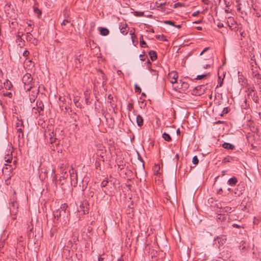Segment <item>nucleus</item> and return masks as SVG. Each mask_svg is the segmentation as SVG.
<instances>
[{
    "instance_id": "1",
    "label": "nucleus",
    "mask_w": 261,
    "mask_h": 261,
    "mask_svg": "<svg viewBox=\"0 0 261 261\" xmlns=\"http://www.w3.org/2000/svg\"><path fill=\"white\" fill-rule=\"evenodd\" d=\"M247 92L249 97H251L253 101L256 103H259V97L256 92H255L254 87H248Z\"/></svg>"
},
{
    "instance_id": "2",
    "label": "nucleus",
    "mask_w": 261,
    "mask_h": 261,
    "mask_svg": "<svg viewBox=\"0 0 261 261\" xmlns=\"http://www.w3.org/2000/svg\"><path fill=\"white\" fill-rule=\"evenodd\" d=\"M6 9L7 16L12 19H16L17 15L14 12V9L11 8V4H6Z\"/></svg>"
},
{
    "instance_id": "3",
    "label": "nucleus",
    "mask_w": 261,
    "mask_h": 261,
    "mask_svg": "<svg viewBox=\"0 0 261 261\" xmlns=\"http://www.w3.org/2000/svg\"><path fill=\"white\" fill-rule=\"evenodd\" d=\"M88 205L89 204L87 201H82L78 210L79 212H82L83 214H88L89 213Z\"/></svg>"
},
{
    "instance_id": "4",
    "label": "nucleus",
    "mask_w": 261,
    "mask_h": 261,
    "mask_svg": "<svg viewBox=\"0 0 261 261\" xmlns=\"http://www.w3.org/2000/svg\"><path fill=\"white\" fill-rule=\"evenodd\" d=\"M227 240V238L225 235H221L220 236L217 237L214 240L215 243L216 244L217 242L218 244L219 247L223 245Z\"/></svg>"
},
{
    "instance_id": "5",
    "label": "nucleus",
    "mask_w": 261,
    "mask_h": 261,
    "mask_svg": "<svg viewBox=\"0 0 261 261\" xmlns=\"http://www.w3.org/2000/svg\"><path fill=\"white\" fill-rule=\"evenodd\" d=\"M25 38L27 41L30 42L35 45H37L38 42V40L34 38L31 32H28L25 35Z\"/></svg>"
},
{
    "instance_id": "6",
    "label": "nucleus",
    "mask_w": 261,
    "mask_h": 261,
    "mask_svg": "<svg viewBox=\"0 0 261 261\" xmlns=\"http://www.w3.org/2000/svg\"><path fill=\"white\" fill-rule=\"evenodd\" d=\"M169 77L170 79V82L172 84L177 83L178 74L176 71H172L169 74Z\"/></svg>"
},
{
    "instance_id": "7",
    "label": "nucleus",
    "mask_w": 261,
    "mask_h": 261,
    "mask_svg": "<svg viewBox=\"0 0 261 261\" xmlns=\"http://www.w3.org/2000/svg\"><path fill=\"white\" fill-rule=\"evenodd\" d=\"M204 86L200 85L196 87L193 91V94L195 95H200L205 91Z\"/></svg>"
},
{
    "instance_id": "8",
    "label": "nucleus",
    "mask_w": 261,
    "mask_h": 261,
    "mask_svg": "<svg viewBox=\"0 0 261 261\" xmlns=\"http://www.w3.org/2000/svg\"><path fill=\"white\" fill-rule=\"evenodd\" d=\"M22 81L24 84H29L30 83H33V77H32L31 74L26 73L25 74L22 79Z\"/></svg>"
},
{
    "instance_id": "9",
    "label": "nucleus",
    "mask_w": 261,
    "mask_h": 261,
    "mask_svg": "<svg viewBox=\"0 0 261 261\" xmlns=\"http://www.w3.org/2000/svg\"><path fill=\"white\" fill-rule=\"evenodd\" d=\"M212 208H213L214 210L216 208L218 209L217 211V215L219 214H225L224 210H223V206L221 203H219L217 204V205H210Z\"/></svg>"
},
{
    "instance_id": "10",
    "label": "nucleus",
    "mask_w": 261,
    "mask_h": 261,
    "mask_svg": "<svg viewBox=\"0 0 261 261\" xmlns=\"http://www.w3.org/2000/svg\"><path fill=\"white\" fill-rule=\"evenodd\" d=\"M119 29L121 33L124 35H126L128 32L129 29L126 23H121Z\"/></svg>"
},
{
    "instance_id": "11",
    "label": "nucleus",
    "mask_w": 261,
    "mask_h": 261,
    "mask_svg": "<svg viewBox=\"0 0 261 261\" xmlns=\"http://www.w3.org/2000/svg\"><path fill=\"white\" fill-rule=\"evenodd\" d=\"M147 68H148V69L149 71H150L151 72H152V75L154 76L155 79H156L158 78V71L155 70L151 69V63L148 60L147 61Z\"/></svg>"
},
{
    "instance_id": "12",
    "label": "nucleus",
    "mask_w": 261,
    "mask_h": 261,
    "mask_svg": "<svg viewBox=\"0 0 261 261\" xmlns=\"http://www.w3.org/2000/svg\"><path fill=\"white\" fill-rule=\"evenodd\" d=\"M227 218V214H219L217 215L216 219L218 222H219V221L222 222V221L226 220Z\"/></svg>"
},
{
    "instance_id": "13",
    "label": "nucleus",
    "mask_w": 261,
    "mask_h": 261,
    "mask_svg": "<svg viewBox=\"0 0 261 261\" xmlns=\"http://www.w3.org/2000/svg\"><path fill=\"white\" fill-rule=\"evenodd\" d=\"M159 2L161 3H159L158 2H156V5H157V7L159 8H160L162 10V11H164L165 10V6L166 5V1L165 0H159Z\"/></svg>"
},
{
    "instance_id": "14",
    "label": "nucleus",
    "mask_w": 261,
    "mask_h": 261,
    "mask_svg": "<svg viewBox=\"0 0 261 261\" xmlns=\"http://www.w3.org/2000/svg\"><path fill=\"white\" fill-rule=\"evenodd\" d=\"M222 146L224 148L227 150H233L235 148L234 145L227 142H224Z\"/></svg>"
},
{
    "instance_id": "15",
    "label": "nucleus",
    "mask_w": 261,
    "mask_h": 261,
    "mask_svg": "<svg viewBox=\"0 0 261 261\" xmlns=\"http://www.w3.org/2000/svg\"><path fill=\"white\" fill-rule=\"evenodd\" d=\"M66 9H65L64 10V16H65V18L62 22V23H61L62 25H66V23H70L71 22V18L68 15L66 16Z\"/></svg>"
},
{
    "instance_id": "16",
    "label": "nucleus",
    "mask_w": 261,
    "mask_h": 261,
    "mask_svg": "<svg viewBox=\"0 0 261 261\" xmlns=\"http://www.w3.org/2000/svg\"><path fill=\"white\" fill-rule=\"evenodd\" d=\"M136 121L138 126L141 127L143 126L144 120L143 117L140 115H138L137 116Z\"/></svg>"
},
{
    "instance_id": "17",
    "label": "nucleus",
    "mask_w": 261,
    "mask_h": 261,
    "mask_svg": "<svg viewBox=\"0 0 261 261\" xmlns=\"http://www.w3.org/2000/svg\"><path fill=\"white\" fill-rule=\"evenodd\" d=\"M99 31L100 32V34L102 36H107L109 33V30L106 28L99 27Z\"/></svg>"
},
{
    "instance_id": "18",
    "label": "nucleus",
    "mask_w": 261,
    "mask_h": 261,
    "mask_svg": "<svg viewBox=\"0 0 261 261\" xmlns=\"http://www.w3.org/2000/svg\"><path fill=\"white\" fill-rule=\"evenodd\" d=\"M68 208V205L66 203H64L62 204L60 208V210L62 212H63L64 214L65 215H69V211H67V208Z\"/></svg>"
},
{
    "instance_id": "19",
    "label": "nucleus",
    "mask_w": 261,
    "mask_h": 261,
    "mask_svg": "<svg viewBox=\"0 0 261 261\" xmlns=\"http://www.w3.org/2000/svg\"><path fill=\"white\" fill-rule=\"evenodd\" d=\"M237 182H238V179H237V177H233L232 178H229L228 180L227 183L230 186H234L237 184Z\"/></svg>"
},
{
    "instance_id": "20",
    "label": "nucleus",
    "mask_w": 261,
    "mask_h": 261,
    "mask_svg": "<svg viewBox=\"0 0 261 261\" xmlns=\"http://www.w3.org/2000/svg\"><path fill=\"white\" fill-rule=\"evenodd\" d=\"M37 109L40 111H43L44 110V105L41 100H37L36 102Z\"/></svg>"
},
{
    "instance_id": "21",
    "label": "nucleus",
    "mask_w": 261,
    "mask_h": 261,
    "mask_svg": "<svg viewBox=\"0 0 261 261\" xmlns=\"http://www.w3.org/2000/svg\"><path fill=\"white\" fill-rule=\"evenodd\" d=\"M149 55L152 61H154L157 59V54L156 51L154 50H150L149 52Z\"/></svg>"
},
{
    "instance_id": "22",
    "label": "nucleus",
    "mask_w": 261,
    "mask_h": 261,
    "mask_svg": "<svg viewBox=\"0 0 261 261\" xmlns=\"http://www.w3.org/2000/svg\"><path fill=\"white\" fill-rule=\"evenodd\" d=\"M239 189V193H238L237 192H234V194L236 195H237V196H239L243 194L242 191L244 190V187L238 185L237 188V191H238Z\"/></svg>"
},
{
    "instance_id": "23",
    "label": "nucleus",
    "mask_w": 261,
    "mask_h": 261,
    "mask_svg": "<svg viewBox=\"0 0 261 261\" xmlns=\"http://www.w3.org/2000/svg\"><path fill=\"white\" fill-rule=\"evenodd\" d=\"M179 83L181 84L180 87L177 86V88H182L184 89H186L189 87V84L187 82H182L181 80L179 81Z\"/></svg>"
},
{
    "instance_id": "24",
    "label": "nucleus",
    "mask_w": 261,
    "mask_h": 261,
    "mask_svg": "<svg viewBox=\"0 0 261 261\" xmlns=\"http://www.w3.org/2000/svg\"><path fill=\"white\" fill-rule=\"evenodd\" d=\"M53 215L55 217V219H57L58 220L59 218L61 217L62 216V211L59 209L53 212Z\"/></svg>"
},
{
    "instance_id": "25",
    "label": "nucleus",
    "mask_w": 261,
    "mask_h": 261,
    "mask_svg": "<svg viewBox=\"0 0 261 261\" xmlns=\"http://www.w3.org/2000/svg\"><path fill=\"white\" fill-rule=\"evenodd\" d=\"M140 43L141 47H148V46L146 44V42L143 40V35H141L140 37Z\"/></svg>"
},
{
    "instance_id": "26",
    "label": "nucleus",
    "mask_w": 261,
    "mask_h": 261,
    "mask_svg": "<svg viewBox=\"0 0 261 261\" xmlns=\"http://www.w3.org/2000/svg\"><path fill=\"white\" fill-rule=\"evenodd\" d=\"M33 86H34V82L30 83L29 84H24V89L27 91H29L31 90V89L33 88Z\"/></svg>"
},
{
    "instance_id": "27",
    "label": "nucleus",
    "mask_w": 261,
    "mask_h": 261,
    "mask_svg": "<svg viewBox=\"0 0 261 261\" xmlns=\"http://www.w3.org/2000/svg\"><path fill=\"white\" fill-rule=\"evenodd\" d=\"M162 137L166 141L169 142L171 141V138L170 136L166 133H163Z\"/></svg>"
},
{
    "instance_id": "28",
    "label": "nucleus",
    "mask_w": 261,
    "mask_h": 261,
    "mask_svg": "<svg viewBox=\"0 0 261 261\" xmlns=\"http://www.w3.org/2000/svg\"><path fill=\"white\" fill-rule=\"evenodd\" d=\"M34 11L37 14V17L40 18L42 14L41 11L38 7H34Z\"/></svg>"
},
{
    "instance_id": "29",
    "label": "nucleus",
    "mask_w": 261,
    "mask_h": 261,
    "mask_svg": "<svg viewBox=\"0 0 261 261\" xmlns=\"http://www.w3.org/2000/svg\"><path fill=\"white\" fill-rule=\"evenodd\" d=\"M160 169V166L158 164H155L153 167V170L154 172V174L158 175L159 174V170Z\"/></svg>"
},
{
    "instance_id": "30",
    "label": "nucleus",
    "mask_w": 261,
    "mask_h": 261,
    "mask_svg": "<svg viewBox=\"0 0 261 261\" xmlns=\"http://www.w3.org/2000/svg\"><path fill=\"white\" fill-rule=\"evenodd\" d=\"M69 114L70 115L71 118H72L74 120V121H76L78 117L77 116L76 113L73 112L72 111H70V113Z\"/></svg>"
},
{
    "instance_id": "31",
    "label": "nucleus",
    "mask_w": 261,
    "mask_h": 261,
    "mask_svg": "<svg viewBox=\"0 0 261 261\" xmlns=\"http://www.w3.org/2000/svg\"><path fill=\"white\" fill-rule=\"evenodd\" d=\"M4 85L5 86L6 89H8V90H10L11 87L12 86L11 82L8 80H7L6 83H4Z\"/></svg>"
},
{
    "instance_id": "32",
    "label": "nucleus",
    "mask_w": 261,
    "mask_h": 261,
    "mask_svg": "<svg viewBox=\"0 0 261 261\" xmlns=\"http://www.w3.org/2000/svg\"><path fill=\"white\" fill-rule=\"evenodd\" d=\"M17 133H18V138L19 139L20 138H23V134L22 130V129L21 128L17 129Z\"/></svg>"
},
{
    "instance_id": "33",
    "label": "nucleus",
    "mask_w": 261,
    "mask_h": 261,
    "mask_svg": "<svg viewBox=\"0 0 261 261\" xmlns=\"http://www.w3.org/2000/svg\"><path fill=\"white\" fill-rule=\"evenodd\" d=\"M223 210H224L225 214H227V215L228 213H230L231 212V207L228 206H226L223 207Z\"/></svg>"
},
{
    "instance_id": "34",
    "label": "nucleus",
    "mask_w": 261,
    "mask_h": 261,
    "mask_svg": "<svg viewBox=\"0 0 261 261\" xmlns=\"http://www.w3.org/2000/svg\"><path fill=\"white\" fill-rule=\"evenodd\" d=\"M156 38L160 40H161V41H167V40L166 39V37L165 36H164V35H156L155 36Z\"/></svg>"
},
{
    "instance_id": "35",
    "label": "nucleus",
    "mask_w": 261,
    "mask_h": 261,
    "mask_svg": "<svg viewBox=\"0 0 261 261\" xmlns=\"http://www.w3.org/2000/svg\"><path fill=\"white\" fill-rule=\"evenodd\" d=\"M32 112L34 113L37 116L41 115V111L35 107L32 108Z\"/></svg>"
},
{
    "instance_id": "36",
    "label": "nucleus",
    "mask_w": 261,
    "mask_h": 261,
    "mask_svg": "<svg viewBox=\"0 0 261 261\" xmlns=\"http://www.w3.org/2000/svg\"><path fill=\"white\" fill-rule=\"evenodd\" d=\"M23 35V34L22 33L18 32V35H17V41H21L23 40L24 41V40L22 38V36Z\"/></svg>"
},
{
    "instance_id": "37",
    "label": "nucleus",
    "mask_w": 261,
    "mask_h": 261,
    "mask_svg": "<svg viewBox=\"0 0 261 261\" xmlns=\"http://www.w3.org/2000/svg\"><path fill=\"white\" fill-rule=\"evenodd\" d=\"M208 75H209V73L197 75V77L195 78V80H202V79H204V77H206L207 76H208Z\"/></svg>"
},
{
    "instance_id": "38",
    "label": "nucleus",
    "mask_w": 261,
    "mask_h": 261,
    "mask_svg": "<svg viewBox=\"0 0 261 261\" xmlns=\"http://www.w3.org/2000/svg\"><path fill=\"white\" fill-rule=\"evenodd\" d=\"M5 161L7 163H11L12 161V157L9 154L6 155L5 157Z\"/></svg>"
},
{
    "instance_id": "39",
    "label": "nucleus",
    "mask_w": 261,
    "mask_h": 261,
    "mask_svg": "<svg viewBox=\"0 0 261 261\" xmlns=\"http://www.w3.org/2000/svg\"><path fill=\"white\" fill-rule=\"evenodd\" d=\"M229 110L228 107L224 108L222 110V113L221 114V116H222L224 114H227L229 112Z\"/></svg>"
},
{
    "instance_id": "40",
    "label": "nucleus",
    "mask_w": 261,
    "mask_h": 261,
    "mask_svg": "<svg viewBox=\"0 0 261 261\" xmlns=\"http://www.w3.org/2000/svg\"><path fill=\"white\" fill-rule=\"evenodd\" d=\"M192 163L194 165H197L199 163V160L197 156H194L192 159Z\"/></svg>"
},
{
    "instance_id": "41",
    "label": "nucleus",
    "mask_w": 261,
    "mask_h": 261,
    "mask_svg": "<svg viewBox=\"0 0 261 261\" xmlns=\"http://www.w3.org/2000/svg\"><path fill=\"white\" fill-rule=\"evenodd\" d=\"M214 200L213 198H210L208 200V202L210 204H211V205H217L219 203H214ZM217 201H215V202H216Z\"/></svg>"
},
{
    "instance_id": "42",
    "label": "nucleus",
    "mask_w": 261,
    "mask_h": 261,
    "mask_svg": "<svg viewBox=\"0 0 261 261\" xmlns=\"http://www.w3.org/2000/svg\"><path fill=\"white\" fill-rule=\"evenodd\" d=\"M135 90L136 93H140L141 92V89L137 84L135 85Z\"/></svg>"
},
{
    "instance_id": "43",
    "label": "nucleus",
    "mask_w": 261,
    "mask_h": 261,
    "mask_svg": "<svg viewBox=\"0 0 261 261\" xmlns=\"http://www.w3.org/2000/svg\"><path fill=\"white\" fill-rule=\"evenodd\" d=\"M134 14L136 16H143L144 15V12H138V11H135L134 12Z\"/></svg>"
},
{
    "instance_id": "44",
    "label": "nucleus",
    "mask_w": 261,
    "mask_h": 261,
    "mask_svg": "<svg viewBox=\"0 0 261 261\" xmlns=\"http://www.w3.org/2000/svg\"><path fill=\"white\" fill-rule=\"evenodd\" d=\"M109 181L108 179H104L101 183V187L102 188L106 187Z\"/></svg>"
},
{
    "instance_id": "45",
    "label": "nucleus",
    "mask_w": 261,
    "mask_h": 261,
    "mask_svg": "<svg viewBox=\"0 0 261 261\" xmlns=\"http://www.w3.org/2000/svg\"><path fill=\"white\" fill-rule=\"evenodd\" d=\"M10 205L12 207H13V209L14 210L15 208H18V204L16 202V201H12L11 202V203H10Z\"/></svg>"
},
{
    "instance_id": "46",
    "label": "nucleus",
    "mask_w": 261,
    "mask_h": 261,
    "mask_svg": "<svg viewBox=\"0 0 261 261\" xmlns=\"http://www.w3.org/2000/svg\"><path fill=\"white\" fill-rule=\"evenodd\" d=\"M218 82V84L217 86V88H218V87H221L223 84V79L221 80L220 77L219 76Z\"/></svg>"
},
{
    "instance_id": "47",
    "label": "nucleus",
    "mask_w": 261,
    "mask_h": 261,
    "mask_svg": "<svg viewBox=\"0 0 261 261\" xmlns=\"http://www.w3.org/2000/svg\"><path fill=\"white\" fill-rule=\"evenodd\" d=\"M225 5L226 7H228L230 6L231 4V0H224Z\"/></svg>"
},
{
    "instance_id": "48",
    "label": "nucleus",
    "mask_w": 261,
    "mask_h": 261,
    "mask_svg": "<svg viewBox=\"0 0 261 261\" xmlns=\"http://www.w3.org/2000/svg\"><path fill=\"white\" fill-rule=\"evenodd\" d=\"M26 30L28 31V32H31L33 30V28L31 24H28V28H26Z\"/></svg>"
},
{
    "instance_id": "49",
    "label": "nucleus",
    "mask_w": 261,
    "mask_h": 261,
    "mask_svg": "<svg viewBox=\"0 0 261 261\" xmlns=\"http://www.w3.org/2000/svg\"><path fill=\"white\" fill-rule=\"evenodd\" d=\"M164 23L167 24H169L172 26L175 25L174 22L170 20H166L164 21Z\"/></svg>"
},
{
    "instance_id": "50",
    "label": "nucleus",
    "mask_w": 261,
    "mask_h": 261,
    "mask_svg": "<svg viewBox=\"0 0 261 261\" xmlns=\"http://www.w3.org/2000/svg\"><path fill=\"white\" fill-rule=\"evenodd\" d=\"M232 160L231 158L228 156V157L224 158V159L223 160V162H224V163H227V162H230V160Z\"/></svg>"
},
{
    "instance_id": "51",
    "label": "nucleus",
    "mask_w": 261,
    "mask_h": 261,
    "mask_svg": "<svg viewBox=\"0 0 261 261\" xmlns=\"http://www.w3.org/2000/svg\"><path fill=\"white\" fill-rule=\"evenodd\" d=\"M133 104L131 103H128L127 105V108L129 111H131L133 109Z\"/></svg>"
},
{
    "instance_id": "52",
    "label": "nucleus",
    "mask_w": 261,
    "mask_h": 261,
    "mask_svg": "<svg viewBox=\"0 0 261 261\" xmlns=\"http://www.w3.org/2000/svg\"><path fill=\"white\" fill-rule=\"evenodd\" d=\"M85 101L87 105H89V96L87 95H85Z\"/></svg>"
},
{
    "instance_id": "53",
    "label": "nucleus",
    "mask_w": 261,
    "mask_h": 261,
    "mask_svg": "<svg viewBox=\"0 0 261 261\" xmlns=\"http://www.w3.org/2000/svg\"><path fill=\"white\" fill-rule=\"evenodd\" d=\"M30 53H29V51L27 50H25L24 51V52L23 53V56L24 57H28V56L29 55Z\"/></svg>"
},
{
    "instance_id": "54",
    "label": "nucleus",
    "mask_w": 261,
    "mask_h": 261,
    "mask_svg": "<svg viewBox=\"0 0 261 261\" xmlns=\"http://www.w3.org/2000/svg\"><path fill=\"white\" fill-rule=\"evenodd\" d=\"M4 95L5 96H8L10 98H11L12 96V93L11 92H8V93H4Z\"/></svg>"
},
{
    "instance_id": "55",
    "label": "nucleus",
    "mask_w": 261,
    "mask_h": 261,
    "mask_svg": "<svg viewBox=\"0 0 261 261\" xmlns=\"http://www.w3.org/2000/svg\"><path fill=\"white\" fill-rule=\"evenodd\" d=\"M69 172H70V176H71V179H72L73 178H76V177H77L76 174H74V173H73V175H72L70 170L69 171Z\"/></svg>"
},
{
    "instance_id": "56",
    "label": "nucleus",
    "mask_w": 261,
    "mask_h": 261,
    "mask_svg": "<svg viewBox=\"0 0 261 261\" xmlns=\"http://www.w3.org/2000/svg\"><path fill=\"white\" fill-rule=\"evenodd\" d=\"M253 77H256V79H258L259 77H260L261 75H260V74L258 72H257L256 74H254Z\"/></svg>"
},
{
    "instance_id": "57",
    "label": "nucleus",
    "mask_w": 261,
    "mask_h": 261,
    "mask_svg": "<svg viewBox=\"0 0 261 261\" xmlns=\"http://www.w3.org/2000/svg\"><path fill=\"white\" fill-rule=\"evenodd\" d=\"M182 6V5L181 3H177L174 4V8H177L179 6Z\"/></svg>"
},
{
    "instance_id": "58",
    "label": "nucleus",
    "mask_w": 261,
    "mask_h": 261,
    "mask_svg": "<svg viewBox=\"0 0 261 261\" xmlns=\"http://www.w3.org/2000/svg\"><path fill=\"white\" fill-rule=\"evenodd\" d=\"M130 35L131 36L135 35V29H134V28H133V29L130 31Z\"/></svg>"
},
{
    "instance_id": "59",
    "label": "nucleus",
    "mask_w": 261,
    "mask_h": 261,
    "mask_svg": "<svg viewBox=\"0 0 261 261\" xmlns=\"http://www.w3.org/2000/svg\"><path fill=\"white\" fill-rule=\"evenodd\" d=\"M199 13H200V12H199V11H196V12H194L193 13L192 15H193V16H197L199 14Z\"/></svg>"
},
{
    "instance_id": "60",
    "label": "nucleus",
    "mask_w": 261,
    "mask_h": 261,
    "mask_svg": "<svg viewBox=\"0 0 261 261\" xmlns=\"http://www.w3.org/2000/svg\"><path fill=\"white\" fill-rule=\"evenodd\" d=\"M217 27L219 28H223L224 27L223 25V24L221 22H219L217 24Z\"/></svg>"
},
{
    "instance_id": "61",
    "label": "nucleus",
    "mask_w": 261,
    "mask_h": 261,
    "mask_svg": "<svg viewBox=\"0 0 261 261\" xmlns=\"http://www.w3.org/2000/svg\"><path fill=\"white\" fill-rule=\"evenodd\" d=\"M222 192H223L222 189L220 188V189H219V190H217V194H221Z\"/></svg>"
},
{
    "instance_id": "62",
    "label": "nucleus",
    "mask_w": 261,
    "mask_h": 261,
    "mask_svg": "<svg viewBox=\"0 0 261 261\" xmlns=\"http://www.w3.org/2000/svg\"><path fill=\"white\" fill-rule=\"evenodd\" d=\"M232 226L234 228H241V226L240 225H239L238 224H233Z\"/></svg>"
},
{
    "instance_id": "63",
    "label": "nucleus",
    "mask_w": 261,
    "mask_h": 261,
    "mask_svg": "<svg viewBox=\"0 0 261 261\" xmlns=\"http://www.w3.org/2000/svg\"><path fill=\"white\" fill-rule=\"evenodd\" d=\"M105 153V152L103 151V149H101V152H100L99 153V155L102 158H103V154Z\"/></svg>"
},
{
    "instance_id": "64",
    "label": "nucleus",
    "mask_w": 261,
    "mask_h": 261,
    "mask_svg": "<svg viewBox=\"0 0 261 261\" xmlns=\"http://www.w3.org/2000/svg\"><path fill=\"white\" fill-rule=\"evenodd\" d=\"M256 82H257V84H261V77H259L258 79H256Z\"/></svg>"
}]
</instances>
